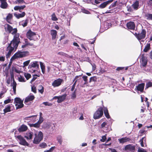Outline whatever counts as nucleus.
Returning <instances> with one entry per match:
<instances>
[{
  "instance_id": "obj_27",
  "label": "nucleus",
  "mask_w": 152,
  "mask_h": 152,
  "mask_svg": "<svg viewBox=\"0 0 152 152\" xmlns=\"http://www.w3.org/2000/svg\"><path fill=\"white\" fill-rule=\"evenodd\" d=\"M132 7L135 10H137L138 9L139 6V3L138 1H136L132 5Z\"/></svg>"
},
{
  "instance_id": "obj_22",
  "label": "nucleus",
  "mask_w": 152,
  "mask_h": 152,
  "mask_svg": "<svg viewBox=\"0 0 152 152\" xmlns=\"http://www.w3.org/2000/svg\"><path fill=\"white\" fill-rule=\"evenodd\" d=\"M34 98L35 97L34 95L28 96L26 98L24 101V102L26 103L28 102L32 101L34 99Z\"/></svg>"
},
{
  "instance_id": "obj_42",
  "label": "nucleus",
  "mask_w": 152,
  "mask_h": 152,
  "mask_svg": "<svg viewBox=\"0 0 152 152\" xmlns=\"http://www.w3.org/2000/svg\"><path fill=\"white\" fill-rule=\"evenodd\" d=\"M39 88H40V89H38L39 92L41 94H42L44 92V88L43 87L42 85H39Z\"/></svg>"
},
{
  "instance_id": "obj_28",
  "label": "nucleus",
  "mask_w": 152,
  "mask_h": 152,
  "mask_svg": "<svg viewBox=\"0 0 152 152\" xmlns=\"http://www.w3.org/2000/svg\"><path fill=\"white\" fill-rule=\"evenodd\" d=\"M82 78L83 79V80L84 81V83L81 86L83 87H84V86L85 85H87L88 84V77L86 76H83L82 77Z\"/></svg>"
},
{
  "instance_id": "obj_11",
  "label": "nucleus",
  "mask_w": 152,
  "mask_h": 152,
  "mask_svg": "<svg viewBox=\"0 0 152 152\" xmlns=\"http://www.w3.org/2000/svg\"><path fill=\"white\" fill-rule=\"evenodd\" d=\"M35 68L36 69H39V64L38 62L37 61H33L31 62L28 66V68Z\"/></svg>"
},
{
  "instance_id": "obj_47",
  "label": "nucleus",
  "mask_w": 152,
  "mask_h": 152,
  "mask_svg": "<svg viewBox=\"0 0 152 152\" xmlns=\"http://www.w3.org/2000/svg\"><path fill=\"white\" fill-rule=\"evenodd\" d=\"M117 1H115L114 3H113L109 7V9L111 8H112L114 7H115Z\"/></svg>"
},
{
  "instance_id": "obj_21",
  "label": "nucleus",
  "mask_w": 152,
  "mask_h": 152,
  "mask_svg": "<svg viewBox=\"0 0 152 152\" xmlns=\"http://www.w3.org/2000/svg\"><path fill=\"white\" fill-rule=\"evenodd\" d=\"M130 140L129 138L127 137H122L121 139H119L118 141L120 143H124L127 141H129Z\"/></svg>"
},
{
  "instance_id": "obj_12",
  "label": "nucleus",
  "mask_w": 152,
  "mask_h": 152,
  "mask_svg": "<svg viewBox=\"0 0 152 152\" xmlns=\"http://www.w3.org/2000/svg\"><path fill=\"white\" fill-rule=\"evenodd\" d=\"M63 80L60 78H58L55 80L52 83V85L54 87H58L60 86Z\"/></svg>"
},
{
  "instance_id": "obj_45",
  "label": "nucleus",
  "mask_w": 152,
  "mask_h": 152,
  "mask_svg": "<svg viewBox=\"0 0 152 152\" xmlns=\"http://www.w3.org/2000/svg\"><path fill=\"white\" fill-rule=\"evenodd\" d=\"M30 60H28L24 62L23 63V66L25 67L27 66L30 63Z\"/></svg>"
},
{
  "instance_id": "obj_32",
  "label": "nucleus",
  "mask_w": 152,
  "mask_h": 152,
  "mask_svg": "<svg viewBox=\"0 0 152 152\" xmlns=\"http://www.w3.org/2000/svg\"><path fill=\"white\" fill-rule=\"evenodd\" d=\"M28 124L30 127H34L35 128H38L40 127L39 124H38L37 122L34 124Z\"/></svg>"
},
{
  "instance_id": "obj_5",
  "label": "nucleus",
  "mask_w": 152,
  "mask_h": 152,
  "mask_svg": "<svg viewBox=\"0 0 152 152\" xmlns=\"http://www.w3.org/2000/svg\"><path fill=\"white\" fill-rule=\"evenodd\" d=\"M34 135L35 137L33 140V143L34 144H38L43 139V133L42 132L40 131L38 134H35Z\"/></svg>"
},
{
  "instance_id": "obj_63",
  "label": "nucleus",
  "mask_w": 152,
  "mask_h": 152,
  "mask_svg": "<svg viewBox=\"0 0 152 152\" xmlns=\"http://www.w3.org/2000/svg\"><path fill=\"white\" fill-rule=\"evenodd\" d=\"M26 7V6L25 5L21 6H19V10H23Z\"/></svg>"
},
{
  "instance_id": "obj_44",
  "label": "nucleus",
  "mask_w": 152,
  "mask_h": 152,
  "mask_svg": "<svg viewBox=\"0 0 152 152\" xmlns=\"http://www.w3.org/2000/svg\"><path fill=\"white\" fill-rule=\"evenodd\" d=\"M43 121V118L42 116H40L38 121L37 122L38 124H39V125L40 126L41 124Z\"/></svg>"
},
{
  "instance_id": "obj_29",
  "label": "nucleus",
  "mask_w": 152,
  "mask_h": 152,
  "mask_svg": "<svg viewBox=\"0 0 152 152\" xmlns=\"http://www.w3.org/2000/svg\"><path fill=\"white\" fill-rule=\"evenodd\" d=\"M150 49V44L148 43L146 44L144 49H143V51L145 52H147Z\"/></svg>"
},
{
  "instance_id": "obj_13",
  "label": "nucleus",
  "mask_w": 152,
  "mask_h": 152,
  "mask_svg": "<svg viewBox=\"0 0 152 152\" xmlns=\"http://www.w3.org/2000/svg\"><path fill=\"white\" fill-rule=\"evenodd\" d=\"M126 27L128 29L134 30L135 28V24L132 21H129L126 24Z\"/></svg>"
},
{
  "instance_id": "obj_59",
  "label": "nucleus",
  "mask_w": 152,
  "mask_h": 152,
  "mask_svg": "<svg viewBox=\"0 0 152 152\" xmlns=\"http://www.w3.org/2000/svg\"><path fill=\"white\" fill-rule=\"evenodd\" d=\"M138 152H147V151L142 148H139L138 150Z\"/></svg>"
},
{
  "instance_id": "obj_15",
  "label": "nucleus",
  "mask_w": 152,
  "mask_h": 152,
  "mask_svg": "<svg viewBox=\"0 0 152 152\" xmlns=\"http://www.w3.org/2000/svg\"><path fill=\"white\" fill-rule=\"evenodd\" d=\"M141 60L142 66L143 67L145 66L147 64L148 61L146 58L145 57L144 54H142L141 56Z\"/></svg>"
},
{
  "instance_id": "obj_20",
  "label": "nucleus",
  "mask_w": 152,
  "mask_h": 152,
  "mask_svg": "<svg viewBox=\"0 0 152 152\" xmlns=\"http://www.w3.org/2000/svg\"><path fill=\"white\" fill-rule=\"evenodd\" d=\"M50 34L52 37V39L54 40L56 38L57 35V32L55 30H50Z\"/></svg>"
},
{
  "instance_id": "obj_7",
  "label": "nucleus",
  "mask_w": 152,
  "mask_h": 152,
  "mask_svg": "<svg viewBox=\"0 0 152 152\" xmlns=\"http://www.w3.org/2000/svg\"><path fill=\"white\" fill-rule=\"evenodd\" d=\"M26 36L30 40H35V37L36 36L35 32L32 31L31 29H29L26 33Z\"/></svg>"
},
{
  "instance_id": "obj_46",
  "label": "nucleus",
  "mask_w": 152,
  "mask_h": 152,
  "mask_svg": "<svg viewBox=\"0 0 152 152\" xmlns=\"http://www.w3.org/2000/svg\"><path fill=\"white\" fill-rule=\"evenodd\" d=\"M39 146L42 148H45L47 146V145L45 142H42L40 144Z\"/></svg>"
},
{
  "instance_id": "obj_48",
  "label": "nucleus",
  "mask_w": 152,
  "mask_h": 152,
  "mask_svg": "<svg viewBox=\"0 0 152 152\" xmlns=\"http://www.w3.org/2000/svg\"><path fill=\"white\" fill-rule=\"evenodd\" d=\"M24 41L25 43V44H29L30 45H28L31 46H32L33 45V43H31L29 42H28V41L27 39H24Z\"/></svg>"
},
{
  "instance_id": "obj_35",
  "label": "nucleus",
  "mask_w": 152,
  "mask_h": 152,
  "mask_svg": "<svg viewBox=\"0 0 152 152\" xmlns=\"http://www.w3.org/2000/svg\"><path fill=\"white\" fill-rule=\"evenodd\" d=\"M76 89H75L74 92L71 94V98L72 99H74L76 98Z\"/></svg>"
},
{
  "instance_id": "obj_58",
  "label": "nucleus",
  "mask_w": 152,
  "mask_h": 152,
  "mask_svg": "<svg viewBox=\"0 0 152 152\" xmlns=\"http://www.w3.org/2000/svg\"><path fill=\"white\" fill-rule=\"evenodd\" d=\"M99 72L102 73H103L104 72H106V71L105 69L102 68H100L99 70Z\"/></svg>"
},
{
  "instance_id": "obj_10",
  "label": "nucleus",
  "mask_w": 152,
  "mask_h": 152,
  "mask_svg": "<svg viewBox=\"0 0 152 152\" xmlns=\"http://www.w3.org/2000/svg\"><path fill=\"white\" fill-rule=\"evenodd\" d=\"M14 108V106L12 104L7 105L5 109L3 110L4 114H5L7 113L11 112V111L13 110Z\"/></svg>"
},
{
  "instance_id": "obj_24",
  "label": "nucleus",
  "mask_w": 152,
  "mask_h": 152,
  "mask_svg": "<svg viewBox=\"0 0 152 152\" xmlns=\"http://www.w3.org/2000/svg\"><path fill=\"white\" fill-rule=\"evenodd\" d=\"M103 110H104V114L105 117L108 119L110 118V116L108 113L107 108L104 107L103 108Z\"/></svg>"
},
{
  "instance_id": "obj_33",
  "label": "nucleus",
  "mask_w": 152,
  "mask_h": 152,
  "mask_svg": "<svg viewBox=\"0 0 152 152\" xmlns=\"http://www.w3.org/2000/svg\"><path fill=\"white\" fill-rule=\"evenodd\" d=\"M40 64L42 70V72L43 74H44L45 70V66L41 62H40Z\"/></svg>"
},
{
  "instance_id": "obj_61",
  "label": "nucleus",
  "mask_w": 152,
  "mask_h": 152,
  "mask_svg": "<svg viewBox=\"0 0 152 152\" xmlns=\"http://www.w3.org/2000/svg\"><path fill=\"white\" fill-rule=\"evenodd\" d=\"M124 67H118L116 70L117 71H120L122 70L123 69H124Z\"/></svg>"
},
{
  "instance_id": "obj_62",
  "label": "nucleus",
  "mask_w": 152,
  "mask_h": 152,
  "mask_svg": "<svg viewBox=\"0 0 152 152\" xmlns=\"http://www.w3.org/2000/svg\"><path fill=\"white\" fill-rule=\"evenodd\" d=\"M29 72L31 73L34 72L36 71L37 70V69H33L31 68H29Z\"/></svg>"
},
{
  "instance_id": "obj_53",
  "label": "nucleus",
  "mask_w": 152,
  "mask_h": 152,
  "mask_svg": "<svg viewBox=\"0 0 152 152\" xmlns=\"http://www.w3.org/2000/svg\"><path fill=\"white\" fill-rule=\"evenodd\" d=\"M127 10L129 12H131L133 11V10L131 6H130L128 5L127 6Z\"/></svg>"
},
{
  "instance_id": "obj_41",
  "label": "nucleus",
  "mask_w": 152,
  "mask_h": 152,
  "mask_svg": "<svg viewBox=\"0 0 152 152\" xmlns=\"http://www.w3.org/2000/svg\"><path fill=\"white\" fill-rule=\"evenodd\" d=\"M145 17L147 18V19L152 20V14H147L146 15Z\"/></svg>"
},
{
  "instance_id": "obj_56",
  "label": "nucleus",
  "mask_w": 152,
  "mask_h": 152,
  "mask_svg": "<svg viewBox=\"0 0 152 152\" xmlns=\"http://www.w3.org/2000/svg\"><path fill=\"white\" fill-rule=\"evenodd\" d=\"M43 104H45L46 106H51L52 105V104L51 103H49L48 102H44L43 103Z\"/></svg>"
},
{
  "instance_id": "obj_19",
  "label": "nucleus",
  "mask_w": 152,
  "mask_h": 152,
  "mask_svg": "<svg viewBox=\"0 0 152 152\" xmlns=\"http://www.w3.org/2000/svg\"><path fill=\"white\" fill-rule=\"evenodd\" d=\"M66 96L67 94H64L61 96H59L57 102L58 103H60L62 102L65 99Z\"/></svg>"
},
{
  "instance_id": "obj_30",
  "label": "nucleus",
  "mask_w": 152,
  "mask_h": 152,
  "mask_svg": "<svg viewBox=\"0 0 152 152\" xmlns=\"http://www.w3.org/2000/svg\"><path fill=\"white\" fill-rule=\"evenodd\" d=\"M28 19H26L25 20H22L21 21V25L23 27H25L27 26L28 23Z\"/></svg>"
},
{
  "instance_id": "obj_8",
  "label": "nucleus",
  "mask_w": 152,
  "mask_h": 152,
  "mask_svg": "<svg viewBox=\"0 0 152 152\" xmlns=\"http://www.w3.org/2000/svg\"><path fill=\"white\" fill-rule=\"evenodd\" d=\"M146 32L145 29H142L141 32L138 33V40L140 41L141 39H144L146 37Z\"/></svg>"
},
{
  "instance_id": "obj_52",
  "label": "nucleus",
  "mask_w": 152,
  "mask_h": 152,
  "mask_svg": "<svg viewBox=\"0 0 152 152\" xmlns=\"http://www.w3.org/2000/svg\"><path fill=\"white\" fill-rule=\"evenodd\" d=\"M144 137H142L140 141V142L141 145L142 147H144V145L143 144V140H144Z\"/></svg>"
},
{
  "instance_id": "obj_17",
  "label": "nucleus",
  "mask_w": 152,
  "mask_h": 152,
  "mask_svg": "<svg viewBox=\"0 0 152 152\" xmlns=\"http://www.w3.org/2000/svg\"><path fill=\"white\" fill-rule=\"evenodd\" d=\"M28 129L27 126L24 124L22 125L18 129V131L21 132L26 131Z\"/></svg>"
},
{
  "instance_id": "obj_49",
  "label": "nucleus",
  "mask_w": 152,
  "mask_h": 152,
  "mask_svg": "<svg viewBox=\"0 0 152 152\" xmlns=\"http://www.w3.org/2000/svg\"><path fill=\"white\" fill-rule=\"evenodd\" d=\"M11 79L12 80H15L14 78V74L13 71L10 72Z\"/></svg>"
},
{
  "instance_id": "obj_4",
  "label": "nucleus",
  "mask_w": 152,
  "mask_h": 152,
  "mask_svg": "<svg viewBox=\"0 0 152 152\" xmlns=\"http://www.w3.org/2000/svg\"><path fill=\"white\" fill-rule=\"evenodd\" d=\"M103 115V107H100L94 113L93 118L95 120L99 119Z\"/></svg>"
},
{
  "instance_id": "obj_16",
  "label": "nucleus",
  "mask_w": 152,
  "mask_h": 152,
  "mask_svg": "<svg viewBox=\"0 0 152 152\" xmlns=\"http://www.w3.org/2000/svg\"><path fill=\"white\" fill-rule=\"evenodd\" d=\"M145 84L144 83H141L136 86V88L138 91H140L141 92H142L144 89Z\"/></svg>"
},
{
  "instance_id": "obj_60",
  "label": "nucleus",
  "mask_w": 152,
  "mask_h": 152,
  "mask_svg": "<svg viewBox=\"0 0 152 152\" xmlns=\"http://www.w3.org/2000/svg\"><path fill=\"white\" fill-rule=\"evenodd\" d=\"M107 125V123L106 122H103L101 125V128H103L104 127H105L106 125Z\"/></svg>"
},
{
  "instance_id": "obj_14",
  "label": "nucleus",
  "mask_w": 152,
  "mask_h": 152,
  "mask_svg": "<svg viewBox=\"0 0 152 152\" xmlns=\"http://www.w3.org/2000/svg\"><path fill=\"white\" fill-rule=\"evenodd\" d=\"M114 0H108V1L104 2L102 3L99 6V7L101 9L105 8L107 5L109 4L113 1Z\"/></svg>"
},
{
  "instance_id": "obj_2",
  "label": "nucleus",
  "mask_w": 152,
  "mask_h": 152,
  "mask_svg": "<svg viewBox=\"0 0 152 152\" xmlns=\"http://www.w3.org/2000/svg\"><path fill=\"white\" fill-rule=\"evenodd\" d=\"M29 55V53L28 51H22L20 50L18 51L12 57L10 60L13 61L15 59L25 57Z\"/></svg>"
},
{
  "instance_id": "obj_23",
  "label": "nucleus",
  "mask_w": 152,
  "mask_h": 152,
  "mask_svg": "<svg viewBox=\"0 0 152 152\" xmlns=\"http://www.w3.org/2000/svg\"><path fill=\"white\" fill-rule=\"evenodd\" d=\"M13 15L12 14L9 13L7 16L6 20L10 24H12L11 20L12 18Z\"/></svg>"
},
{
  "instance_id": "obj_31",
  "label": "nucleus",
  "mask_w": 152,
  "mask_h": 152,
  "mask_svg": "<svg viewBox=\"0 0 152 152\" xmlns=\"http://www.w3.org/2000/svg\"><path fill=\"white\" fill-rule=\"evenodd\" d=\"M23 100H21L19 98L16 97L14 99V102L17 104L23 103Z\"/></svg>"
},
{
  "instance_id": "obj_43",
  "label": "nucleus",
  "mask_w": 152,
  "mask_h": 152,
  "mask_svg": "<svg viewBox=\"0 0 152 152\" xmlns=\"http://www.w3.org/2000/svg\"><path fill=\"white\" fill-rule=\"evenodd\" d=\"M152 86V83L151 81H149L148 83H147L146 85V88H148L149 87Z\"/></svg>"
},
{
  "instance_id": "obj_9",
  "label": "nucleus",
  "mask_w": 152,
  "mask_h": 152,
  "mask_svg": "<svg viewBox=\"0 0 152 152\" xmlns=\"http://www.w3.org/2000/svg\"><path fill=\"white\" fill-rule=\"evenodd\" d=\"M135 146L132 144H128L126 145L124 148V150L131 152H134L135 150Z\"/></svg>"
},
{
  "instance_id": "obj_18",
  "label": "nucleus",
  "mask_w": 152,
  "mask_h": 152,
  "mask_svg": "<svg viewBox=\"0 0 152 152\" xmlns=\"http://www.w3.org/2000/svg\"><path fill=\"white\" fill-rule=\"evenodd\" d=\"M33 133L32 132H27L26 133V135L24 136V137L27 140H31L32 138Z\"/></svg>"
},
{
  "instance_id": "obj_1",
  "label": "nucleus",
  "mask_w": 152,
  "mask_h": 152,
  "mask_svg": "<svg viewBox=\"0 0 152 152\" xmlns=\"http://www.w3.org/2000/svg\"><path fill=\"white\" fill-rule=\"evenodd\" d=\"M20 42V39L18 38V35H15L7 48V49L8 50V52L6 55L7 58V56L11 55L15 48V49H17Z\"/></svg>"
},
{
  "instance_id": "obj_40",
  "label": "nucleus",
  "mask_w": 152,
  "mask_h": 152,
  "mask_svg": "<svg viewBox=\"0 0 152 152\" xmlns=\"http://www.w3.org/2000/svg\"><path fill=\"white\" fill-rule=\"evenodd\" d=\"M97 78L95 76H93L90 78L89 80V83H90L92 81L95 82L96 81Z\"/></svg>"
},
{
  "instance_id": "obj_37",
  "label": "nucleus",
  "mask_w": 152,
  "mask_h": 152,
  "mask_svg": "<svg viewBox=\"0 0 152 152\" xmlns=\"http://www.w3.org/2000/svg\"><path fill=\"white\" fill-rule=\"evenodd\" d=\"M24 75L27 80H28L31 77V75L29 73H25Z\"/></svg>"
},
{
  "instance_id": "obj_64",
  "label": "nucleus",
  "mask_w": 152,
  "mask_h": 152,
  "mask_svg": "<svg viewBox=\"0 0 152 152\" xmlns=\"http://www.w3.org/2000/svg\"><path fill=\"white\" fill-rule=\"evenodd\" d=\"M109 149L111 151V152H117V151L115 149L109 148Z\"/></svg>"
},
{
  "instance_id": "obj_6",
  "label": "nucleus",
  "mask_w": 152,
  "mask_h": 152,
  "mask_svg": "<svg viewBox=\"0 0 152 152\" xmlns=\"http://www.w3.org/2000/svg\"><path fill=\"white\" fill-rule=\"evenodd\" d=\"M16 138L19 141V143L20 145L28 146L29 145L28 142L21 135H19L17 136Z\"/></svg>"
},
{
  "instance_id": "obj_50",
  "label": "nucleus",
  "mask_w": 152,
  "mask_h": 152,
  "mask_svg": "<svg viewBox=\"0 0 152 152\" xmlns=\"http://www.w3.org/2000/svg\"><path fill=\"white\" fill-rule=\"evenodd\" d=\"M37 116V115H32V116H28V117H26L25 118H24L23 119L24 120H30V119H28L29 118H30L32 117H36Z\"/></svg>"
},
{
  "instance_id": "obj_39",
  "label": "nucleus",
  "mask_w": 152,
  "mask_h": 152,
  "mask_svg": "<svg viewBox=\"0 0 152 152\" xmlns=\"http://www.w3.org/2000/svg\"><path fill=\"white\" fill-rule=\"evenodd\" d=\"M51 19L55 21L57 20H58L54 13H53L51 15Z\"/></svg>"
},
{
  "instance_id": "obj_54",
  "label": "nucleus",
  "mask_w": 152,
  "mask_h": 152,
  "mask_svg": "<svg viewBox=\"0 0 152 152\" xmlns=\"http://www.w3.org/2000/svg\"><path fill=\"white\" fill-rule=\"evenodd\" d=\"M12 81H13V82L12 84V88H14V87L16 88V86H17V83H16L15 81V80H13Z\"/></svg>"
},
{
  "instance_id": "obj_25",
  "label": "nucleus",
  "mask_w": 152,
  "mask_h": 152,
  "mask_svg": "<svg viewBox=\"0 0 152 152\" xmlns=\"http://www.w3.org/2000/svg\"><path fill=\"white\" fill-rule=\"evenodd\" d=\"M26 15V13L25 12H23L21 13L17 14L16 13L14 14V15L18 19H19L21 18L24 17Z\"/></svg>"
},
{
  "instance_id": "obj_55",
  "label": "nucleus",
  "mask_w": 152,
  "mask_h": 152,
  "mask_svg": "<svg viewBox=\"0 0 152 152\" xmlns=\"http://www.w3.org/2000/svg\"><path fill=\"white\" fill-rule=\"evenodd\" d=\"M31 91L35 93H36V89L35 87L33 86L31 87Z\"/></svg>"
},
{
  "instance_id": "obj_51",
  "label": "nucleus",
  "mask_w": 152,
  "mask_h": 152,
  "mask_svg": "<svg viewBox=\"0 0 152 152\" xmlns=\"http://www.w3.org/2000/svg\"><path fill=\"white\" fill-rule=\"evenodd\" d=\"M4 104H7L11 103V100L10 99H8L5 100L4 102Z\"/></svg>"
},
{
  "instance_id": "obj_38",
  "label": "nucleus",
  "mask_w": 152,
  "mask_h": 152,
  "mask_svg": "<svg viewBox=\"0 0 152 152\" xmlns=\"http://www.w3.org/2000/svg\"><path fill=\"white\" fill-rule=\"evenodd\" d=\"M15 3L17 4H21L23 3L26 4V3L25 2L24 0H17L15 1Z\"/></svg>"
},
{
  "instance_id": "obj_57",
  "label": "nucleus",
  "mask_w": 152,
  "mask_h": 152,
  "mask_svg": "<svg viewBox=\"0 0 152 152\" xmlns=\"http://www.w3.org/2000/svg\"><path fill=\"white\" fill-rule=\"evenodd\" d=\"M106 139V136H103L102 137V139H101V141L102 142H104L105 141Z\"/></svg>"
},
{
  "instance_id": "obj_34",
  "label": "nucleus",
  "mask_w": 152,
  "mask_h": 152,
  "mask_svg": "<svg viewBox=\"0 0 152 152\" xmlns=\"http://www.w3.org/2000/svg\"><path fill=\"white\" fill-rule=\"evenodd\" d=\"M19 104H15V106L16 107V109L21 108L23 107L24 106V104H23V103H19Z\"/></svg>"
},
{
  "instance_id": "obj_36",
  "label": "nucleus",
  "mask_w": 152,
  "mask_h": 152,
  "mask_svg": "<svg viewBox=\"0 0 152 152\" xmlns=\"http://www.w3.org/2000/svg\"><path fill=\"white\" fill-rule=\"evenodd\" d=\"M18 80L19 82H24L26 81L24 78L21 75L18 77Z\"/></svg>"
},
{
  "instance_id": "obj_3",
  "label": "nucleus",
  "mask_w": 152,
  "mask_h": 152,
  "mask_svg": "<svg viewBox=\"0 0 152 152\" xmlns=\"http://www.w3.org/2000/svg\"><path fill=\"white\" fill-rule=\"evenodd\" d=\"M4 29L6 32H8L9 33H11L12 35H14L13 37L15 35H18V38H20V34L17 33L18 30L16 28H13L10 25L7 24L5 25Z\"/></svg>"
},
{
  "instance_id": "obj_26",
  "label": "nucleus",
  "mask_w": 152,
  "mask_h": 152,
  "mask_svg": "<svg viewBox=\"0 0 152 152\" xmlns=\"http://www.w3.org/2000/svg\"><path fill=\"white\" fill-rule=\"evenodd\" d=\"M1 2V4L0 7L1 8L5 9L7 8L8 7V4L6 1Z\"/></svg>"
}]
</instances>
